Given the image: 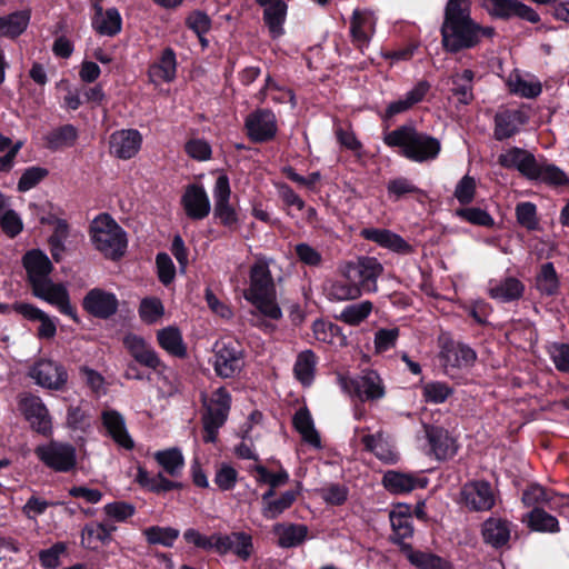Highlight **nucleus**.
<instances>
[{"mask_svg": "<svg viewBox=\"0 0 569 569\" xmlns=\"http://www.w3.org/2000/svg\"><path fill=\"white\" fill-rule=\"evenodd\" d=\"M23 267L28 273L33 295L54 306L61 313L77 320L76 309L70 303L69 292L64 284L54 283L50 278L52 263L40 250H30L23 256Z\"/></svg>", "mask_w": 569, "mask_h": 569, "instance_id": "1", "label": "nucleus"}, {"mask_svg": "<svg viewBox=\"0 0 569 569\" xmlns=\"http://www.w3.org/2000/svg\"><path fill=\"white\" fill-rule=\"evenodd\" d=\"M470 0H449L441 27L443 47L451 52L475 47L481 36H492V28H481L470 17Z\"/></svg>", "mask_w": 569, "mask_h": 569, "instance_id": "2", "label": "nucleus"}, {"mask_svg": "<svg viewBox=\"0 0 569 569\" xmlns=\"http://www.w3.org/2000/svg\"><path fill=\"white\" fill-rule=\"evenodd\" d=\"M383 142L390 148H400L401 156L419 163L435 160L441 151L439 139L418 131L411 124L387 132Z\"/></svg>", "mask_w": 569, "mask_h": 569, "instance_id": "3", "label": "nucleus"}, {"mask_svg": "<svg viewBox=\"0 0 569 569\" xmlns=\"http://www.w3.org/2000/svg\"><path fill=\"white\" fill-rule=\"evenodd\" d=\"M264 257H257L250 268L249 288L244 291L246 300L252 303L264 317L278 320L282 311L277 302L276 286Z\"/></svg>", "mask_w": 569, "mask_h": 569, "instance_id": "4", "label": "nucleus"}, {"mask_svg": "<svg viewBox=\"0 0 569 569\" xmlns=\"http://www.w3.org/2000/svg\"><path fill=\"white\" fill-rule=\"evenodd\" d=\"M90 240L96 250L108 259H119L127 249V234L108 213H100L90 224Z\"/></svg>", "mask_w": 569, "mask_h": 569, "instance_id": "5", "label": "nucleus"}, {"mask_svg": "<svg viewBox=\"0 0 569 569\" xmlns=\"http://www.w3.org/2000/svg\"><path fill=\"white\" fill-rule=\"evenodd\" d=\"M244 366V351L241 343L233 339H221L214 346L213 368L221 378H232Z\"/></svg>", "mask_w": 569, "mask_h": 569, "instance_id": "6", "label": "nucleus"}, {"mask_svg": "<svg viewBox=\"0 0 569 569\" xmlns=\"http://www.w3.org/2000/svg\"><path fill=\"white\" fill-rule=\"evenodd\" d=\"M340 388L361 401L380 400L386 395L381 377L372 370L365 371L356 378L339 377Z\"/></svg>", "mask_w": 569, "mask_h": 569, "instance_id": "7", "label": "nucleus"}, {"mask_svg": "<svg viewBox=\"0 0 569 569\" xmlns=\"http://www.w3.org/2000/svg\"><path fill=\"white\" fill-rule=\"evenodd\" d=\"M38 459L57 472H68L77 465L76 448L66 442L50 441L36 448Z\"/></svg>", "mask_w": 569, "mask_h": 569, "instance_id": "8", "label": "nucleus"}, {"mask_svg": "<svg viewBox=\"0 0 569 569\" xmlns=\"http://www.w3.org/2000/svg\"><path fill=\"white\" fill-rule=\"evenodd\" d=\"M383 272V266L373 257H362L355 263H349L345 277L360 287V292H376L377 280Z\"/></svg>", "mask_w": 569, "mask_h": 569, "instance_id": "9", "label": "nucleus"}, {"mask_svg": "<svg viewBox=\"0 0 569 569\" xmlns=\"http://www.w3.org/2000/svg\"><path fill=\"white\" fill-rule=\"evenodd\" d=\"M247 134L252 142L262 143L272 140L278 131L276 114L267 109H259L244 120Z\"/></svg>", "mask_w": 569, "mask_h": 569, "instance_id": "10", "label": "nucleus"}, {"mask_svg": "<svg viewBox=\"0 0 569 569\" xmlns=\"http://www.w3.org/2000/svg\"><path fill=\"white\" fill-rule=\"evenodd\" d=\"M461 503L472 511H486L495 505V493L491 485L483 480L469 481L460 492Z\"/></svg>", "mask_w": 569, "mask_h": 569, "instance_id": "11", "label": "nucleus"}, {"mask_svg": "<svg viewBox=\"0 0 569 569\" xmlns=\"http://www.w3.org/2000/svg\"><path fill=\"white\" fill-rule=\"evenodd\" d=\"M19 409L34 431L44 436L51 433V417L39 397L31 395L21 397L19 400Z\"/></svg>", "mask_w": 569, "mask_h": 569, "instance_id": "12", "label": "nucleus"}, {"mask_svg": "<svg viewBox=\"0 0 569 569\" xmlns=\"http://www.w3.org/2000/svg\"><path fill=\"white\" fill-rule=\"evenodd\" d=\"M214 200V217L226 227H233L238 222V216L230 204L231 189L229 179L226 174H220L212 190Z\"/></svg>", "mask_w": 569, "mask_h": 569, "instance_id": "13", "label": "nucleus"}, {"mask_svg": "<svg viewBox=\"0 0 569 569\" xmlns=\"http://www.w3.org/2000/svg\"><path fill=\"white\" fill-rule=\"evenodd\" d=\"M142 146V136L136 129H121L111 133L109 151L113 157L128 160L138 154Z\"/></svg>", "mask_w": 569, "mask_h": 569, "instance_id": "14", "label": "nucleus"}, {"mask_svg": "<svg viewBox=\"0 0 569 569\" xmlns=\"http://www.w3.org/2000/svg\"><path fill=\"white\" fill-rule=\"evenodd\" d=\"M214 551L219 555L232 552L246 561L253 553L252 536L244 531H234L229 535L217 533Z\"/></svg>", "mask_w": 569, "mask_h": 569, "instance_id": "15", "label": "nucleus"}, {"mask_svg": "<svg viewBox=\"0 0 569 569\" xmlns=\"http://www.w3.org/2000/svg\"><path fill=\"white\" fill-rule=\"evenodd\" d=\"M377 18L370 10L356 9L350 19L352 43L360 50L367 48L376 32Z\"/></svg>", "mask_w": 569, "mask_h": 569, "instance_id": "16", "label": "nucleus"}, {"mask_svg": "<svg viewBox=\"0 0 569 569\" xmlns=\"http://www.w3.org/2000/svg\"><path fill=\"white\" fill-rule=\"evenodd\" d=\"M30 376L37 385L54 390L61 389L68 379L64 367L52 360L38 361L31 368Z\"/></svg>", "mask_w": 569, "mask_h": 569, "instance_id": "17", "label": "nucleus"}, {"mask_svg": "<svg viewBox=\"0 0 569 569\" xmlns=\"http://www.w3.org/2000/svg\"><path fill=\"white\" fill-rule=\"evenodd\" d=\"M123 345L131 357L140 365L156 371L164 368L157 351L141 336L128 333L123 338Z\"/></svg>", "mask_w": 569, "mask_h": 569, "instance_id": "18", "label": "nucleus"}, {"mask_svg": "<svg viewBox=\"0 0 569 569\" xmlns=\"http://www.w3.org/2000/svg\"><path fill=\"white\" fill-rule=\"evenodd\" d=\"M118 299L114 293L100 288L91 289L83 298V309L96 318L107 319L118 310Z\"/></svg>", "mask_w": 569, "mask_h": 569, "instance_id": "19", "label": "nucleus"}, {"mask_svg": "<svg viewBox=\"0 0 569 569\" xmlns=\"http://www.w3.org/2000/svg\"><path fill=\"white\" fill-rule=\"evenodd\" d=\"M181 204L186 214L192 220H202L210 213V200L204 188L193 183L187 186Z\"/></svg>", "mask_w": 569, "mask_h": 569, "instance_id": "20", "label": "nucleus"}, {"mask_svg": "<svg viewBox=\"0 0 569 569\" xmlns=\"http://www.w3.org/2000/svg\"><path fill=\"white\" fill-rule=\"evenodd\" d=\"M365 449L371 452L377 459L387 465H395L399 460L395 445L390 437L382 430L376 433H366L361 438Z\"/></svg>", "mask_w": 569, "mask_h": 569, "instance_id": "21", "label": "nucleus"}, {"mask_svg": "<svg viewBox=\"0 0 569 569\" xmlns=\"http://www.w3.org/2000/svg\"><path fill=\"white\" fill-rule=\"evenodd\" d=\"M360 236L398 254H409L412 252L411 244L400 234L389 229L365 228L361 230Z\"/></svg>", "mask_w": 569, "mask_h": 569, "instance_id": "22", "label": "nucleus"}, {"mask_svg": "<svg viewBox=\"0 0 569 569\" xmlns=\"http://www.w3.org/2000/svg\"><path fill=\"white\" fill-rule=\"evenodd\" d=\"M382 483L387 490L398 495L427 487L428 479L421 473H406L389 470L383 475Z\"/></svg>", "mask_w": 569, "mask_h": 569, "instance_id": "23", "label": "nucleus"}, {"mask_svg": "<svg viewBox=\"0 0 569 569\" xmlns=\"http://www.w3.org/2000/svg\"><path fill=\"white\" fill-rule=\"evenodd\" d=\"M389 519L392 528V540L401 547L405 539L413 535L412 509L407 503L396 505L389 512Z\"/></svg>", "mask_w": 569, "mask_h": 569, "instance_id": "24", "label": "nucleus"}, {"mask_svg": "<svg viewBox=\"0 0 569 569\" xmlns=\"http://www.w3.org/2000/svg\"><path fill=\"white\" fill-rule=\"evenodd\" d=\"M440 358L446 367L461 368L470 366L475 359V351L468 346L456 343L452 340L441 337Z\"/></svg>", "mask_w": 569, "mask_h": 569, "instance_id": "25", "label": "nucleus"}, {"mask_svg": "<svg viewBox=\"0 0 569 569\" xmlns=\"http://www.w3.org/2000/svg\"><path fill=\"white\" fill-rule=\"evenodd\" d=\"M536 162L537 159L533 153L518 147H512L500 153L501 167L516 169L528 180L533 173Z\"/></svg>", "mask_w": 569, "mask_h": 569, "instance_id": "26", "label": "nucleus"}, {"mask_svg": "<svg viewBox=\"0 0 569 569\" xmlns=\"http://www.w3.org/2000/svg\"><path fill=\"white\" fill-rule=\"evenodd\" d=\"M150 81L154 84L168 83L174 80L177 74V57L171 48H166L157 61L148 71Z\"/></svg>", "mask_w": 569, "mask_h": 569, "instance_id": "27", "label": "nucleus"}, {"mask_svg": "<svg viewBox=\"0 0 569 569\" xmlns=\"http://www.w3.org/2000/svg\"><path fill=\"white\" fill-rule=\"evenodd\" d=\"M431 451L438 460L451 458L457 452L456 440L441 427H426Z\"/></svg>", "mask_w": 569, "mask_h": 569, "instance_id": "28", "label": "nucleus"}, {"mask_svg": "<svg viewBox=\"0 0 569 569\" xmlns=\"http://www.w3.org/2000/svg\"><path fill=\"white\" fill-rule=\"evenodd\" d=\"M280 548L289 549L300 546L308 537L309 529L302 523L278 522L272 526Z\"/></svg>", "mask_w": 569, "mask_h": 569, "instance_id": "29", "label": "nucleus"}, {"mask_svg": "<svg viewBox=\"0 0 569 569\" xmlns=\"http://www.w3.org/2000/svg\"><path fill=\"white\" fill-rule=\"evenodd\" d=\"M94 16L92 18V28L102 36H116L121 31L122 19L116 8L103 11L101 4H93Z\"/></svg>", "mask_w": 569, "mask_h": 569, "instance_id": "30", "label": "nucleus"}, {"mask_svg": "<svg viewBox=\"0 0 569 569\" xmlns=\"http://www.w3.org/2000/svg\"><path fill=\"white\" fill-rule=\"evenodd\" d=\"M102 422L110 437L121 447L131 449L133 440L129 436L122 415L116 410L108 409L102 412Z\"/></svg>", "mask_w": 569, "mask_h": 569, "instance_id": "31", "label": "nucleus"}, {"mask_svg": "<svg viewBox=\"0 0 569 569\" xmlns=\"http://www.w3.org/2000/svg\"><path fill=\"white\" fill-rule=\"evenodd\" d=\"M529 180L539 181L555 188L569 184V176L563 170L556 164L538 161Z\"/></svg>", "mask_w": 569, "mask_h": 569, "instance_id": "32", "label": "nucleus"}, {"mask_svg": "<svg viewBox=\"0 0 569 569\" xmlns=\"http://www.w3.org/2000/svg\"><path fill=\"white\" fill-rule=\"evenodd\" d=\"M261 7L263 8V21L268 27L270 36L273 39L280 38L284 33L283 24L287 18V3L284 1H276Z\"/></svg>", "mask_w": 569, "mask_h": 569, "instance_id": "33", "label": "nucleus"}, {"mask_svg": "<svg viewBox=\"0 0 569 569\" xmlns=\"http://www.w3.org/2000/svg\"><path fill=\"white\" fill-rule=\"evenodd\" d=\"M402 551L409 562L419 569H452L448 560L431 552L413 550L411 545H403Z\"/></svg>", "mask_w": 569, "mask_h": 569, "instance_id": "34", "label": "nucleus"}, {"mask_svg": "<svg viewBox=\"0 0 569 569\" xmlns=\"http://www.w3.org/2000/svg\"><path fill=\"white\" fill-rule=\"evenodd\" d=\"M159 346L169 355L177 358L187 356V346L181 331L173 326L166 327L157 332Z\"/></svg>", "mask_w": 569, "mask_h": 569, "instance_id": "35", "label": "nucleus"}, {"mask_svg": "<svg viewBox=\"0 0 569 569\" xmlns=\"http://www.w3.org/2000/svg\"><path fill=\"white\" fill-rule=\"evenodd\" d=\"M31 19L30 10L16 11L0 17V37L16 39L28 28Z\"/></svg>", "mask_w": 569, "mask_h": 569, "instance_id": "36", "label": "nucleus"}, {"mask_svg": "<svg viewBox=\"0 0 569 569\" xmlns=\"http://www.w3.org/2000/svg\"><path fill=\"white\" fill-rule=\"evenodd\" d=\"M293 427L309 446L320 449L321 439L315 428L313 419L307 408L299 409L293 416Z\"/></svg>", "mask_w": 569, "mask_h": 569, "instance_id": "37", "label": "nucleus"}, {"mask_svg": "<svg viewBox=\"0 0 569 569\" xmlns=\"http://www.w3.org/2000/svg\"><path fill=\"white\" fill-rule=\"evenodd\" d=\"M518 17L531 23L540 21L539 14L529 6L518 0H500V19Z\"/></svg>", "mask_w": 569, "mask_h": 569, "instance_id": "38", "label": "nucleus"}, {"mask_svg": "<svg viewBox=\"0 0 569 569\" xmlns=\"http://www.w3.org/2000/svg\"><path fill=\"white\" fill-rule=\"evenodd\" d=\"M528 120V114L521 109L500 112V140L519 132L520 127L526 124Z\"/></svg>", "mask_w": 569, "mask_h": 569, "instance_id": "39", "label": "nucleus"}, {"mask_svg": "<svg viewBox=\"0 0 569 569\" xmlns=\"http://www.w3.org/2000/svg\"><path fill=\"white\" fill-rule=\"evenodd\" d=\"M231 405V396L226 388H218L207 405V416L217 418L218 423L227 420Z\"/></svg>", "mask_w": 569, "mask_h": 569, "instance_id": "40", "label": "nucleus"}, {"mask_svg": "<svg viewBox=\"0 0 569 569\" xmlns=\"http://www.w3.org/2000/svg\"><path fill=\"white\" fill-rule=\"evenodd\" d=\"M317 358L313 351L305 350L297 357L293 372L296 378L303 385L310 386L315 378Z\"/></svg>", "mask_w": 569, "mask_h": 569, "instance_id": "41", "label": "nucleus"}, {"mask_svg": "<svg viewBox=\"0 0 569 569\" xmlns=\"http://www.w3.org/2000/svg\"><path fill=\"white\" fill-rule=\"evenodd\" d=\"M507 87L510 93L527 99L537 98L542 91L540 81H527L520 76L519 72H513L509 76L507 80Z\"/></svg>", "mask_w": 569, "mask_h": 569, "instance_id": "42", "label": "nucleus"}, {"mask_svg": "<svg viewBox=\"0 0 569 569\" xmlns=\"http://www.w3.org/2000/svg\"><path fill=\"white\" fill-rule=\"evenodd\" d=\"M154 459L172 477H178L184 466V458L178 448L157 451Z\"/></svg>", "mask_w": 569, "mask_h": 569, "instance_id": "43", "label": "nucleus"}, {"mask_svg": "<svg viewBox=\"0 0 569 569\" xmlns=\"http://www.w3.org/2000/svg\"><path fill=\"white\" fill-rule=\"evenodd\" d=\"M297 496L298 492L295 490L282 492L279 497L273 498L270 502H267L266 506H262V516L269 520L277 519L293 505L297 500Z\"/></svg>", "mask_w": 569, "mask_h": 569, "instance_id": "44", "label": "nucleus"}, {"mask_svg": "<svg viewBox=\"0 0 569 569\" xmlns=\"http://www.w3.org/2000/svg\"><path fill=\"white\" fill-rule=\"evenodd\" d=\"M373 305L369 300L346 306L338 319L349 326H358L365 321L372 312Z\"/></svg>", "mask_w": 569, "mask_h": 569, "instance_id": "45", "label": "nucleus"}, {"mask_svg": "<svg viewBox=\"0 0 569 569\" xmlns=\"http://www.w3.org/2000/svg\"><path fill=\"white\" fill-rule=\"evenodd\" d=\"M536 283L542 295L555 296L558 293L560 283L552 262H546L540 267Z\"/></svg>", "mask_w": 569, "mask_h": 569, "instance_id": "46", "label": "nucleus"}, {"mask_svg": "<svg viewBox=\"0 0 569 569\" xmlns=\"http://www.w3.org/2000/svg\"><path fill=\"white\" fill-rule=\"evenodd\" d=\"M78 138V131L72 124H64L52 130L47 137L48 147L51 149H62L72 147Z\"/></svg>", "mask_w": 569, "mask_h": 569, "instance_id": "47", "label": "nucleus"}, {"mask_svg": "<svg viewBox=\"0 0 569 569\" xmlns=\"http://www.w3.org/2000/svg\"><path fill=\"white\" fill-rule=\"evenodd\" d=\"M259 485H268L269 487L277 488L283 486L289 480V473L284 469H280L277 472L269 471L264 466L256 463L249 470Z\"/></svg>", "mask_w": 569, "mask_h": 569, "instance_id": "48", "label": "nucleus"}, {"mask_svg": "<svg viewBox=\"0 0 569 569\" xmlns=\"http://www.w3.org/2000/svg\"><path fill=\"white\" fill-rule=\"evenodd\" d=\"M528 526L531 530L542 532L559 531V522L556 517L540 508L532 509L528 516Z\"/></svg>", "mask_w": 569, "mask_h": 569, "instance_id": "49", "label": "nucleus"}, {"mask_svg": "<svg viewBox=\"0 0 569 569\" xmlns=\"http://www.w3.org/2000/svg\"><path fill=\"white\" fill-rule=\"evenodd\" d=\"M312 331L315 338L323 343H342L345 340V337L340 335L338 326L323 320H316L312 325Z\"/></svg>", "mask_w": 569, "mask_h": 569, "instance_id": "50", "label": "nucleus"}, {"mask_svg": "<svg viewBox=\"0 0 569 569\" xmlns=\"http://www.w3.org/2000/svg\"><path fill=\"white\" fill-rule=\"evenodd\" d=\"M472 79L473 73L470 70H465L461 74H456L453 77L452 93L462 104H468L473 99Z\"/></svg>", "mask_w": 569, "mask_h": 569, "instance_id": "51", "label": "nucleus"}, {"mask_svg": "<svg viewBox=\"0 0 569 569\" xmlns=\"http://www.w3.org/2000/svg\"><path fill=\"white\" fill-rule=\"evenodd\" d=\"M362 293L360 287L356 282L350 281H335L328 288V296L331 300L347 301L359 298Z\"/></svg>", "mask_w": 569, "mask_h": 569, "instance_id": "52", "label": "nucleus"}, {"mask_svg": "<svg viewBox=\"0 0 569 569\" xmlns=\"http://www.w3.org/2000/svg\"><path fill=\"white\" fill-rule=\"evenodd\" d=\"M164 313V307L160 299L156 297H147L141 300L139 306V316L146 323L152 325L158 322Z\"/></svg>", "mask_w": 569, "mask_h": 569, "instance_id": "53", "label": "nucleus"}, {"mask_svg": "<svg viewBox=\"0 0 569 569\" xmlns=\"http://www.w3.org/2000/svg\"><path fill=\"white\" fill-rule=\"evenodd\" d=\"M144 536L151 545L171 547L179 537V530L171 527L153 526L144 530Z\"/></svg>", "mask_w": 569, "mask_h": 569, "instance_id": "54", "label": "nucleus"}, {"mask_svg": "<svg viewBox=\"0 0 569 569\" xmlns=\"http://www.w3.org/2000/svg\"><path fill=\"white\" fill-rule=\"evenodd\" d=\"M110 540V531L101 523L87 525L82 529L81 543L94 549L99 542L106 543Z\"/></svg>", "mask_w": 569, "mask_h": 569, "instance_id": "55", "label": "nucleus"}, {"mask_svg": "<svg viewBox=\"0 0 569 569\" xmlns=\"http://www.w3.org/2000/svg\"><path fill=\"white\" fill-rule=\"evenodd\" d=\"M68 234L69 230L67 222L62 219H54L53 233L51 234L49 242L51 247V254L56 261H59L61 258Z\"/></svg>", "mask_w": 569, "mask_h": 569, "instance_id": "56", "label": "nucleus"}, {"mask_svg": "<svg viewBox=\"0 0 569 569\" xmlns=\"http://www.w3.org/2000/svg\"><path fill=\"white\" fill-rule=\"evenodd\" d=\"M0 227L2 231L10 238H14L23 230V222L18 212L10 208V199L8 198V207L0 213Z\"/></svg>", "mask_w": 569, "mask_h": 569, "instance_id": "57", "label": "nucleus"}, {"mask_svg": "<svg viewBox=\"0 0 569 569\" xmlns=\"http://www.w3.org/2000/svg\"><path fill=\"white\" fill-rule=\"evenodd\" d=\"M452 393V389L445 382L431 381L423 386L422 395L427 402L442 403Z\"/></svg>", "mask_w": 569, "mask_h": 569, "instance_id": "58", "label": "nucleus"}, {"mask_svg": "<svg viewBox=\"0 0 569 569\" xmlns=\"http://www.w3.org/2000/svg\"><path fill=\"white\" fill-rule=\"evenodd\" d=\"M517 221L528 230H536L539 221L537 218V208L532 202H520L516 206Z\"/></svg>", "mask_w": 569, "mask_h": 569, "instance_id": "59", "label": "nucleus"}, {"mask_svg": "<svg viewBox=\"0 0 569 569\" xmlns=\"http://www.w3.org/2000/svg\"><path fill=\"white\" fill-rule=\"evenodd\" d=\"M262 100L270 98L274 102H286L289 101L295 104V94L291 90L282 89L278 87V84L268 77L266 79V84L263 89L261 90Z\"/></svg>", "mask_w": 569, "mask_h": 569, "instance_id": "60", "label": "nucleus"}, {"mask_svg": "<svg viewBox=\"0 0 569 569\" xmlns=\"http://www.w3.org/2000/svg\"><path fill=\"white\" fill-rule=\"evenodd\" d=\"M213 481L220 490H231L237 485L238 471L230 465L222 463L217 468Z\"/></svg>", "mask_w": 569, "mask_h": 569, "instance_id": "61", "label": "nucleus"}, {"mask_svg": "<svg viewBox=\"0 0 569 569\" xmlns=\"http://www.w3.org/2000/svg\"><path fill=\"white\" fill-rule=\"evenodd\" d=\"M477 181L473 177L463 176L455 188V198L461 204H468L473 200Z\"/></svg>", "mask_w": 569, "mask_h": 569, "instance_id": "62", "label": "nucleus"}, {"mask_svg": "<svg viewBox=\"0 0 569 569\" xmlns=\"http://www.w3.org/2000/svg\"><path fill=\"white\" fill-rule=\"evenodd\" d=\"M104 513L112 520L123 522L136 512L133 505L124 501H114L103 507Z\"/></svg>", "mask_w": 569, "mask_h": 569, "instance_id": "63", "label": "nucleus"}, {"mask_svg": "<svg viewBox=\"0 0 569 569\" xmlns=\"http://www.w3.org/2000/svg\"><path fill=\"white\" fill-rule=\"evenodd\" d=\"M157 272L160 282L164 286L170 284L176 276V267L168 253L160 252L156 258Z\"/></svg>", "mask_w": 569, "mask_h": 569, "instance_id": "64", "label": "nucleus"}]
</instances>
